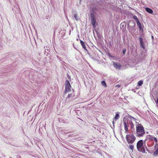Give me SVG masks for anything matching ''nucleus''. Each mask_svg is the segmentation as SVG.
<instances>
[{"instance_id":"obj_27","label":"nucleus","mask_w":158,"mask_h":158,"mask_svg":"<svg viewBox=\"0 0 158 158\" xmlns=\"http://www.w3.org/2000/svg\"><path fill=\"white\" fill-rule=\"evenodd\" d=\"M152 38H153V36H152Z\"/></svg>"},{"instance_id":"obj_1","label":"nucleus","mask_w":158,"mask_h":158,"mask_svg":"<svg viewBox=\"0 0 158 158\" xmlns=\"http://www.w3.org/2000/svg\"><path fill=\"white\" fill-rule=\"evenodd\" d=\"M90 23L92 24L94 27H95L96 26V18L97 12H98V9L97 6L96 5L93 6L90 9Z\"/></svg>"},{"instance_id":"obj_20","label":"nucleus","mask_w":158,"mask_h":158,"mask_svg":"<svg viewBox=\"0 0 158 158\" xmlns=\"http://www.w3.org/2000/svg\"><path fill=\"white\" fill-rule=\"evenodd\" d=\"M126 48H123V55H124L125 54L126 52Z\"/></svg>"},{"instance_id":"obj_10","label":"nucleus","mask_w":158,"mask_h":158,"mask_svg":"<svg viewBox=\"0 0 158 158\" xmlns=\"http://www.w3.org/2000/svg\"><path fill=\"white\" fill-rule=\"evenodd\" d=\"M154 136L150 135H147L146 136V140H149V141H153V139Z\"/></svg>"},{"instance_id":"obj_9","label":"nucleus","mask_w":158,"mask_h":158,"mask_svg":"<svg viewBox=\"0 0 158 158\" xmlns=\"http://www.w3.org/2000/svg\"><path fill=\"white\" fill-rule=\"evenodd\" d=\"M154 147L155 151L153 153V155L156 156L158 155V144L156 143Z\"/></svg>"},{"instance_id":"obj_2","label":"nucleus","mask_w":158,"mask_h":158,"mask_svg":"<svg viewBox=\"0 0 158 158\" xmlns=\"http://www.w3.org/2000/svg\"><path fill=\"white\" fill-rule=\"evenodd\" d=\"M136 131H135L134 134L135 135L139 137L143 136L145 134V132L143 127L141 124L139 123L137 121H136Z\"/></svg>"},{"instance_id":"obj_16","label":"nucleus","mask_w":158,"mask_h":158,"mask_svg":"<svg viewBox=\"0 0 158 158\" xmlns=\"http://www.w3.org/2000/svg\"><path fill=\"white\" fill-rule=\"evenodd\" d=\"M133 18L135 20L136 23L139 21V19L136 15H134L133 16Z\"/></svg>"},{"instance_id":"obj_24","label":"nucleus","mask_w":158,"mask_h":158,"mask_svg":"<svg viewBox=\"0 0 158 158\" xmlns=\"http://www.w3.org/2000/svg\"><path fill=\"white\" fill-rule=\"evenodd\" d=\"M156 103L157 105H158V98H157Z\"/></svg>"},{"instance_id":"obj_12","label":"nucleus","mask_w":158,"mask_h":158,"mask_svg":"<svg viewBox=\"0 0 158 158\" xmlns=\"http://www.w3.org/2000/svg\"><path fill=\"white\" fill-rule=\"evenodd\" d=\"M136 23L137 26H138L140 30V31L142 32H143V28L142 27L141 23H140L139 21Z\"/></svg>"},{"instance_id":"obj_13","label":"nucleus","mask_w":158,"mask_h":158,"mask_svg":"<svg viewBox=\"0 0 158 158\" xmlns=\"http://www.w3.org/2000/svg\"><path fill=\"white\" fill-rule=\"evenodd\" d=\"M145 10L148 13L152 14L153 13V11L152 10L148 7H146L145 8Z\"/></svg>"},{"instance_id":"obj_14","label":"nucleus","mask_w":158,"mask_h":158,"mask_svg":"<svg viewBox=\"0 0 158 158\" xmlns=\"http://www.w3.org/2000/svg\"><path fill=\"white\" fill-rule=\"evenodd\" d=\"M124 129L125 130V133L127 134L128 133V128L127 127V126L125 122H124Z\"/></svg>"},{"instance_id":"obj_19","label":"nucleus","mask_w":158,"mask_h":158,"mask_svg":"<svg viewBox=\"0 0 158 158\" xmlns=\"http://www.w3.org/2000/svg\"><path fill=\"white\" fill-rule=\"evenodd\" d=\"M153 141H154L156 143H157L158 140L157 138L154 136L153 138Z\"/></svg>"},{"instance_id":"obj_28","label":"nucleus","mask_w":158,"mask_h":158,"mask_svg":"<svg viewBox=\"0 0 158 158\" xmlns=\"http://www.w3.org/2000/svg\"><path fill=\"white\" fill-rule=\"evenodd\" d=\"M9 1H10V0H8Z\"/></svg>"},{"instance_id":"obj_25","label":"nucleus","mask_w":158,"mask_h":158,"mask_svg":"<svg viewBox=\"0 0 158 158\" xmlns=\"http://www.w3.org/2000/svg\"><path fill=\"white\" fill-rule=\"evenodd\" d=\"M120 86L119 85H117V86L118 87H120Z\"/></svg>"},{"instance_id":"obj_3","label":"nucleus","mask_w":158,"mask_h":158,"mask_svg":"<svg viewBox=\"0 0 158 158\" xmlns=\"http://www.w3.org/2000/svg\"><path fill=\"white\" fill-rule=\"evenodd\" d=\"M132 120L135 121V122L137 121H136L137 120V119L131 116L129 118L127 119V120H124V119L123 123L124 122H126L128 128V126H130V129L131 130V132L132 133H135V129L134 127V124L132 122Z\"/></svg>"},{"instance_id":"obj_4","label":"nucleus","mask_w":158,"mask_h":158,"mask_svg":"<svg viewBox=\"0 0 158 158\" xmlns=\"http://www.w3.org/2000/svg\"><path fill=\"white\" fill-rule=\"evenodd\" d=\"M137 148L139 152L143 153L145 152V150L143 146V140L141 139L137 143Z\"/></svg>"},{"instance_id":"obj_26","label":"nucleus","mask_w":158,"mask_h":158,"mask_svg":"<svg viewBox=\"0 0 158 158\" xmlns=\"http://www.w3.org/2000/svg\"><path fill=\"white\" fill-rule=\"evenodd\" d=\"M157 134L158 135V131H157Z\"/></svg>"},{"instance_id":"obj_7","label":"nucleus","mask_w":158,"mask_h":158,"mask_svg":"<svg viewBox=\"0 0 158 158\" xmlns=\"http://www.w3.org/2000/svg\"><path fill=\"white\" fill-rule=\"evenodd\" d=\"M139 39V45L140 47L142 48L143 49H145V45L144 44V42L143 41V39L142 38L141 35L140 36Z\"/></svg>"},{"instance_id":"obj_29","label":"nucleus","mask_w":158,"mask_h":158,"mask_svg":"<svg viewBox=\"0 0 158 158\" xmlns=\"http://www.w3.org/2000/svg\"><path fill=\"white\" fill-rule=\"evenodd\" d=\"M81 0H80V1H81Z\"/></svg>"},{"instance_id":"obj_15","label":"nucleus","mask_w":158,"mask_h":158,"mask_svg":"<svg viewBox=\"0 0 158 158\" xmlns=\"http://www.w3.org/2000/svg\"><path fill=\"white\" fill-rule=\"evenodd\" d=\"M119 113L118 112H116V114L114 117V119H115V120H116L119 118Z\"/></svg>"},{"instance_id":"obj_11","label":"nucleus","mask_w":158,"mask_h":158,"mask_svg":"<svg viewBox=\"0 0 158 158\" xmlns=\"http://www.w3.org/2000/svg\"><path fill=\"white\" fill-rule=\"evenodd\" d=\"M80 40L82 48L84 49H85V50H86V51H87L88 50L86 48L85 44V42L81 40Z\"/></svg>"},{"instance_id":"obj_5","label":"nucleus","mask_w":158,"mask_h":158,"mask_svg":"<svg viewBox=\"0 0 158 158\" xmlns=\"http://www.w3.org/2000/svg\"><path fill=\"white\" fill-rule=\"evenodd\" d=\"M126 138L128 144L133 143L136 139V137L133 134L127 135Z\"/></svg>"},{"instance_id":"obj_21","label":"nucleus","mask_w":158,"mask_h":158,"mask_svg":"<svg viewBox=\"0 0 158 158\" xmlns=\"http://www.w3.org/2000/svg\"><path fill=\"white\" fill-rule=\"evenodd\" d=\"M129 147L131 149L133 150L134 148V146L133 145L130 144L129 145Z\"/></svg>"},{"instance_id":"obj_17","label":"nucleus","mask_w":158,"mask_h":158,"mask_svg":"<svg viewBox=\"0 0 158 158\" xmlns=\"http://www.w3.org/2000/svg\"><path fill=\"white\" fill-rule=\"evenodd\" d=\"M74 17L76 19V20L77 21H78L79 19V18L78 16V15L77 14H75L74 15Z\"/></svg>"},{"instance_id":"obj_23","label":"nucleus","mask_w":158,"mask_h":158,"mask_svg":"<svg viewBox=\"0 0 158 158\" xmlns=\"http://www.w3.org/2000/svg\"><path fill=\"white\" fill-rule=\"evenodd\" d=\"M72 96V94H69L68 95L67 97L68 98H69Z\"/></svg>"},{"instance_id":"obj_8","label":"nucleus","mask_w":158,"mask_h":158,"mask_svg":"<svg viewBox=\"0 0 158 158\" xmlns=\"http://www.w3.org/2000/svg\"><path fill=\"white\" fill-rule=\"evenodd\" d=\"M113 66L116 69H120L121 67V65L118 62H114Z\"/></svg>"},{"instance_id":"obj_22","label":"nucleus","mask_w":158,"mask_h":158,"mask_svg":"<svg viewBox=\"0 0 158 158\" xmlns=\"http://www.w3.org/2000/svg\"><path fill=\"white\" fill-rule=\"evenodd\" d=\"M102 84L103 86H106V83L104 81H102Z\"/></svg>"},{"instance_id":"obj_6","label":"nucleus","mask_w":158,"mask_h":158,"mask_svg":"<svg viewBox=\"0 0 158 158\" xmlns=\"http://www.w3.org/2000/svg\"><path fill=\"white\" fill-rule=\"evenodd\" d=\"M65 85L66 90L68 92H69L70 91L71 85L68 80H67L66 81Z\"/></svg>"},{"instance_id":"obj_18","label":"nucleus","mask_w":158,"mask_h":158,"mask_svg":"<svg viewBox=\"0 0 158 158\" xmlns=\"http://www.w3.org/2000/svg\"><path fill=\"white\" fill-rule=\"evenodd\" d=\"M143 83V81L142 80H140L138 82V85L139 86H141Z\"/></svg>"}]
</instances>
